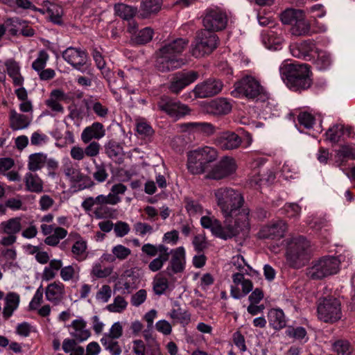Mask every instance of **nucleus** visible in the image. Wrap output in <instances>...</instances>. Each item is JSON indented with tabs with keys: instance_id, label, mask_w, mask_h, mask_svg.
I'll use <instances>...</instances> for the list:
<instances>
[{
	"instance_id": "obj_13",
	"label": "nucleus",
	"mask_w": 355,
	"mask_h": 355,
	"mask_svg": "<svg viewBox=\"0 0 355 355\" xmlns=\"http://www.w3.org/2000/svg\"><path fill=\"white\" fill-rule=\"evenodd\" d=\"M227 24V16L225 11L219 8L207 10L203 18V26L209 32L222 31Z\"/></svg>"
},
{
	"instance_id": "obj_64",
	"label": "nucleus",
	"mask_w": 355,
	"mask_h": 355,
	"mask_svg": "<svg viewBox=\"0 0 355 355\" xmlns=\"http://www.w3.org/2000/svg\"><path fill=\"white\" fill-rule=\"evenodd\" d=\"M112 253L116 259L123 261L130 255L131 250L121 244H118L112 248Z\"/></svg>"
},
{
	"instance_id": "obj_19",
	"label": "nucleus",
	"mask_w": 355,
	"mask_h": 355,
	"mask_svg": "<svg viewBox=\"0 0 355 355\" xmlns=\"http://www.w3.org/2000/svg\"><path fill=\"white\" fill-rule=\"evenodd\" d=\"M231 103L225 98H216L202 103V109L207 114L214 116H223L232 110Z\"/></svg>"
},
{
	"instance_id": "obj_22",
	"label": "nucleus",
	"mask_w": 355,
	"mask_h": 355,
	"mask_svg": "<svg viewBox=\"0 0 355 355\" xmlns=\"http://www.w3.org/2000/svg\"><path fill=\"white\" fill-rule=\"evenodd\" d=\"M68 331L71 338L78 343L85 342L91 336L90 331L87 327V322L81 317H78L71 322L68 326Z\"/></svg>"
},
{
	"instance_id": "obj_31",
	"label": "nucleus",
	"mask_w": 355,
	"mask_h": 355,
	"mask_svg": "<svg viewBox=\"0 0 355 355\" xmlns=\"http://www.w3.org/2000/svg\"><path fill=\"white\" fill-rule=\"evenodd\" d=\"M105 135L103 125L99 122H94L86 127L81 133V140L84 144L89 143L92 139H100Z\"/></svg>"
},
{
	"instance_id": "obj_44",
	"label": "nucleus",
	"mask_w": 355,
	"mask_h": 355,
	"mask_svg": "<svg viewBox=\"0 0 355 355\" xmlns=\"http://www.w3.org/2000/svg\"><path fill=\"white\" fill-rule=\"evenodd\" d=\"M349 159H355V146L345 145L336 151L335 162L338 165L343 164Z\"/></svg>"
},
{
	"instance_id": "obj_12",
	"label": "nucleus",
	"mask_w": 355,
	"mask_h": 355,
	"mask_svg": "<svg viewBox=\"0 0 355 355\" xmlns=\"http://www.w3.org/2000/svg\"><path fill=\"white\" fill-rule=\"evenodd\" d=\"M223 87V83L220 80L209 78L196 85L194 89L188 94H184L182 98L185 100L191 97V94L196 98H207L219 94Z\"/></svg>"
},
{
	"instance_id": "obj_38",
	"label": "nucleus",
	"mask_w": 355,
	"mask_h": 355,
	"mask_svg": "<svg viewBox=\"0 0 355 355\" xmlns=\"http://www.w3.org/2000/svg\"><path fill=\"white\" fill-rule=\"evenodd\" d=\"M8 76L12 78L15 86H21L24 84V78L20 73L19 64L13 60H8L5 62Z\"/></svg>"
},
{
	"instance_id": "obj_40",
	"label": "nucleus",
	"mask_w": 355,
	"mask_h": 355,
	"mask_svg": "<svg viewBox=\"0 0 355 355\" xmlns=\"http://www.w3.org/2000/svg\"><path fill=\"white\" fill-rule=\"evenodd\" d=\"M268 322L275 329H281L286 326V321L283 311L280 309H272L268 314Z\"/></svg>"
},
{
	"instance_id": "obj_30",
	"label": "nucleus",
	"mask_w": 355,
	"mask_h": 355,
	"mask_svg": "<svg viewBox=\"0 0 355 355\" xmlns=\"http://www.w3.org/2000/svg\"><path fill=\"white\" fill-rule=\"evenodd\" d=\"M128 32L132 35V40L137 44H143L151 41L154 31L149 27L137 31V25L134 21L129 22Z\"/></svg>"
},
{
	"instance_id": "obj_34",
	"label": "nucleus",
	"mask_w": 355,
	"mask_h": 355,
	"mask_svg": "<svg viewBox=\"0 0 355 355\" xmlns=\"http://www.w3.org/2000/svg\"><path fill=\"white\" fill-rule=\"evenodd\" d=\"M67 98V95L61 89H53L50 93L49 98L46 101V105L52 111L62 113L64 108L61 102L66 101Z\"/></svg>"
},
{
	"instance_id": "obj_16",
	"label": "nucleus",
	"mask_w": 355,
	"mask_h": 355,
	"mask_svg": "<svg viewBox=\"0 0 355 355\" xmlns=\"http://www.w3.org/2000/svg\"><path fill=\"white\" fill-rule=\"evenodd\" d=\"M288 230L286 223L282 220L271 221L262 226L257 236L259 239H279L284 236Z\"/></svg>"
},
{
	"instance_id": "obj_18",
	"label": "nucleus",
	"mask_w": 355,
	"mask_h": 355,
	"mask_svg": "<svg viewBox=\"0 0 355 355\" xmlns=\"http://www.w3.org/2000/svg\"><path fill=\"white\" fill-rule=\"evenodd\" d=\"M232 282L233 285L231 286L230 293L234 299H240L252 291L253 284L251 280L245 279L243 273H234Z\"/></svg>"
},
{
	"instance_id": "obj_23",
	"label": "nucleus",
	"mask_w": 355,
	"mask_h": 355,
	"mask_svg": "<svg viewBox=\"0 0 355 355\" xmlns=\"http://www.w3.org/2000/svg\"><path fill=\"white\" fill-rule=\"evenodd\" d=\"M261 41L266 49L271 51H278L282 48L284 39L282 30L274 28L262 33Z\"/></svg>"
},
{
	"instance_id": "obj_48",
	"label": "nucleus",
	"mask_w": 355,
	"mask_h": 355,
	"mask_svg": "<svg viewBox=\"0 0 355 355\" xmlns=\"http://www.w3.org/2000/svg\"><path fill=\"white\" fill-rule=\"evenodd\" d=\"M184 207L189 216H195L197 215H202L206 210H205L201 203L196 200L186 198L184 199Z\"/></svg>"
},
{
	"instance_id": "obj_17",
	"label": "nucleus",
	"mask_w": 355,
	"mask_h": 355,
	"mask_svg": "<svg viewBox=\"0 0 355 355\" xmlns=\"http://www.w3.org/2000/svg\"><path fill=\"white\" fill-rule=\"evenodd\" d=\"M64 60L76 69L83 72L87 69V56L80 49L69 47L62 53Z\"/></svg>"
},
{
	"instance_id": "obj_10",
	"label": "nucleus",
	"mask_w": 355,
	"mask_h": 355,
	"mask_svg": "<svg viewBox=\"0 0 355 355\" xmlns=\"http://www.w3.org/2000/svg\"><path fill=\"white\" fill-rule=\"evenodd\" d=\"M237 169L236 160L231 157H223L218 163L207 171L205 178L220 180L233 175Z\"/></svg>"
},
{
	"instance_id": "obj_7",
	"label": "nucleus",
	"mask_w": 355,
	"mask_h": 355,
	"mask_svg": "<svg viewBox=\"0 0 355 355\" xmlns=\"http://www.w3.org/2000/svg\"><path fill=\"white\" fill-rule=\"evenodd\" d=\"M340 260L333 256H325L312 262L307 268V276L313 279H321L336 274L339 270Z\"/></svg>"
},
{
	"instance_id": "obj_54",
	"label": "nucleus",
	"mask_w": 355,
	"mask_h": 355,
	"mask_svg": "<svg viewBox=\"0 0 355 355\" xmlns=\"http://www.w3.org/2000/svg\"><path fill=\"white\" fill-rule=\"evenodd\" d=\"M101 343L105 349L108 351L111 355H120L122 352V349L119 345V342L116 340H113L107 337H102Z\"/></svg>"
},
{
	"instance_id": "obj_41",
	"label": "nucleus",
	"mask_w": 355,
	"mask_h": 355,
	"mask_svg": "<svg viewBox=\"0 0 355 355\" xmlns=\"http://www.w3.org/2000/svg\"><path fill=\"white\" fill-rule=\"evenodd\" d=\"M20 302L19 295L16 293H9L5 297V306L3 314L6 318L10 317L18 308Z\"/></svg>"
},
{
	"instance_id": "obj_4",
	"label": "nucleus",
	"mask_w": 355,
	"mask_h": 355,
	"mask_svg": "<svg viewBox=\"0 0 355 355\" xmlns=\"http://www.w3.org/2000/svg\"><path fill=\"white\" fill-rule=\"evenodd\" d=\"M188 42L178 38L166 42L157 52L155 66L162 72H167L180 67L184 64L182 59L178 58Z\"/></svg>"
},
{
	"instance_id": "obj_46",
	"label": "nucleus",
	"mask_w": 355,
	"mask_h": 355,
	"mask_svg": "<svg viewBox=\"0 0 355 355\" xmlns=\"http://www.w3.org/2000/svg\"><path fill=\"white\" fill-rule=\"evenodd\" d=\"M63 172L66 178L73 183L80 182L86 178L78 168H75L69 161L64 164Z\"/></svg>"
},
{
	"instance_id": "obj_36",
	"label": "nucleus",
	"mask_w": 355,
	"mask_h": 355,
	"mask_svg": "<svg viewBox=\"0 0 355 355\" xmlns=\"http://www.w3.org/2000/svg\"><path fill=\"white\" fill-rule=\"evenodd\" d=\"M184 126L187 130L205 137L214 135L216 130L215 125L209 122H191L184 124Z\"/></svg>"
},
{
	"instance_id": "obj_29",
	"label": "nucleus",
	"mask_w": 355,
	"mask_h": 355,
	"mask_svg": "<svg viewBox=\"0 0 355 355\" xmlns=\"http://www.w3.org/2000/svg\"><path fill=\"white\" fill-rule=\"evenodd\" d=\"M45 297L49 302L58 305L65 297V286L59 281L49 284L45 288Z\"/></svg>"
},
{
	"instance_id": "obj_52",
	"label": "nucleus",
	"mask_w": 355,
	"mask_h": 355,
	"mask_svg": "<svg viewBox=\"0 0 355 355\" xmlns=\"http://www.w3.org/2000/svg\"><path fill=\"white\" fill-rule=\"evenodd\" d=\"M303 12L302 10L286 9L281 14L280 19L284 24H295L298 18L303 15Z\"/></svg>"
},
{
	"instance_id": "obj_45",
	"label": "nucleus",
	"mask_w": 355,
	"mask_h": 355,
	"mask_svg": "<svg viewBox=\"0 0 355 355\" xmlns=\"http://www.w3.org/2000/svg\"><path fill=\"white\" fill-rule=\"evenodd\" d=\"M291 33L295 36H306L311 34V26L304 17V13L295 21L291 28Z\"/></svg>"
},
{
	"instance_id": "obj_9",
	"label": "nucleus",
	"mask_w": 355,
	"mask_h": 355,
	"mask_svg": "<svg viewBox=\"0 0 355 355\" xmlns=\"http://www.w3.org/2000/svg\"><path fill=\"white\" fill-rule=\"evenodd\" d=\"M262 91V87L254 77L245 76L235 83L234 89L231 94L236 98L245 96L248 98H255L263 94Z\"/></svg>"
},
{
	"instance_id": "obj_50",
	"label": "nucleus",
	"mask_w": 355,
	"mask_h": 355,
	"mask_svg": "<svg viewBox=\"0 0 355 355\" xmlns=\"http://www.w3.org/2000/svg\"><path fill=\"white\" fill-rule=\"evenodd\" d=\"M46 156L43 153L32 154L28 157V168L31 171L41 169L45 164Z\"/></svg>"
},
{
	"instance_id": "obj_53",
	"label": "nucleus",
	"mask_w": 355,
	"mask_h": 355,
	"mask_svg": "<svg viewBox=\"0 0 355 355\" xmlns=\"http://www.w3.org/2000/svg\"><path fill=\"white\" fill-rule=\"evenodd\" d=\"M298 125L296 124V128L300 130L299 125L304 127L306 129L312 128L315 123V116L310 112H302L297 116Z\"/></svg>"
},
{
	"instance_id": "obj_1",
	"label": "nucleus",
	"mask_w": 355,
	"mask_h": 355,
	"mask_svg": "<svg viewBox=\"0 0 355 355\" xmlns=\"http://www.w3.org/2000/svg\"><path fill=\"white\" fill-rule=\"evenodd\" d=\"M207 215L200 218V225L204 229L209 230L212 236L227 241L234 237L245 236L250 230L245 213H243L235 221L227 217H223L222 223L216 218L209 210L206 209Z\"/></svg>"
},
{
	"instance_id": "obj_59",
	"label": "nucleus",
	"mask_w": 355,
	"mask_h": 355,
	"mask_svg": "<svg viewBox=\"0 0 355 355\" xmlns=\"http://www.w3.org/2000/svg\"><path fill=\"white\" fill-rule=\"evenodd\" d=\"M168 316L183 325L187 324L190 321L189 314L183 311L181 309H173L168 313Z\"/></svg>"
},
{
	"instance_id": "obj_24",
	"label": "nucleus",
	"mask_w": 355,
	"mask_h": 355,
	"mask_svg": "<svg viewBox=\"0 0 355 355\" xmlns=\"http://www.w3.org/2000/svg\"><path fill=\"white\" fill-rule=\"evenodd\" d=\"M72 240L71 246V257L78 262L86 260L88 257L87 241L80 234L71 236Z\"/></svg>"
},
{
	"instance_id": "obj_47",
	"label": "nucleus",
	"mask_w": 355,
	"mask_h": 355,
	"mask_svg": "<svg viewBox=\"0 0 355 355\" xmlns=\"http://www.w3.org/2000/svg\"><path fill=\"white\" fill-rule=\"evenodd\" d=\"M21 228V219L19 218H10L0 223V232L15 235Z\"/></svg>"
},
{
	"instance_id": "obj_43",
	"label": "nucleus",
	"mask_w": 355,
	"mask_h": 355,
	"mask_svg": "<svg viewBox=\"0 0 355 355\" xmlns=\"http://www.w3.org/2000/svg\"><path fill=\"white\" fill-rule=\"evenodd\" d=\"M3 259V269L18 268L17 262V251L14 248L1 249Z\"/></svg>"
},
{
	"instance_id": "obj_3",
	"label": "nucleus",
	"mask_w": 355,
	"mask_h": 355,
	"mask_svg": "<svg viewBox=\"0 0 355 355\" xmlns=\"http://www.w3.org/2000/svg\"><path fill=\"white\" fill-rule=\"evenodd\" d=\"M282 80L291 90L300 91L308 89L311 84L309 64L285 60L279 68Z\"/></svg>"
},
{
	"instance_id": "obj_57",
	"label": "nucleus",
	"mask_w": 355,
	"mask_h": 355,
	"mask_svg": "<svg viewBox=\"0 0 355 355\" xmlns=\"http://www.w3.org/2000/svg\"><path fill=\"white\" fill-rule=\"evenodd\" d=\"M306 223L311 229L316 231L321 230L322 228H327L329 226L325 219L313 215L309 216Z\"/></svg>"
},
{
	"instance_id": "obj_49",
	"label": "nucleus",
	"mask_w": 355,
	"mask_h": 355,
	"mask_svg": "<svg viewBox=\"0 0 355 355\" xmlns=\"http://www.w3.org/2000/svg\"><path fill=\"white\" fill-rule=\"evenodd\" d=\"M230 266L232 270H239L241 273H249V271L252 270L251 267L248 265L244 258L241 255L234 256L230 262Z\"/></svg>"
},
{
	"instance_id": "obj_15",
	"label": "nucleus",
	"mask_w": 355,
	"mask_h": 355,
	"mask_svg": "<svg viewBox=\"0 0 355 355\" xmlns=\"http://www.w3.org/2000/svg\"><path fill=\"white\" fill-rule=\"evenodd\" d=\"M291 55L298 59L311 61L318 50L313 40L308 39L299 42L291 43L289 46Z\"/></svg>"
},
{
	"instance_id": "obj_26",
	"label": "nucleus",
	"mask_w": 355,
	"mask_h": 355,
	"mask_svg": "<svg viewBox=\"0 0 355 355\" xmlns=\"http://www.w3.org/2000/svg\"><path fill=\"white\" fill-rule=\"evenodd\" d=\"M139 278L132 269L126 270L118 279L116 287L123 293H130L138 286Z\"/></svg>"
},
{
	"instance_id": "obj_63",
	"label": "nucleus",
	"mask_w": 355,
	"mask_h": 355,
	"mask_svg": "<svg viewBox=\"0 0 355 355\" xmlns=\"http://www.w3.org/2000/svg\"><path fill=\"white\" fill-rule=\"evenodd\" d=\"M128 306L127 301L121 296H116L112 304L107 306V309L113 313H121L124 311Z\"/></svg>"
},
{
	"instance_id": "obj_21",
	"label": "nucleus",
	"mask_w": 355,
	"mask_h": 355,
	"mask_svg": "<svg viewBox=\"0 0 355 355\" xmlns=\"http://www.w3.org/2000/svg\"><path fill=\"white\" fill-rule=\"evenodd\" d=\"M199 77V73L194 71L176 73L169 85V89L174 94H178L184 87L195 82Z\"/></svg>"
},
{
	"instance_id": "obj_62",
	"label": "nucleus",
	"mask_w": 355,
	"mask_h": 355,
	"mask_svg": "<svg viewBox=\"0 0 355 355\" xmlns=\"http://www.w3.org/2000/svg\"><path fill=\"white\" fill-rule=\"evenodd\" d=\"M296 166L290 161L284 162L281 171L277 173L279 176H282L285 180H289L294 178V175L297 174Z\"/></svg>"
},
{
	"instance_id": "obj_27",
	"label": "nucleus",
	"mask_w": 355,
	"mask_h": 355,
	"mask_svg": "<svg viewBox=\"0 0 355 355\" xmlns=\"http://www.w3.org/2000/svg\"><path fill=\"white\" fill-rule=\"evenodd\" d=\"M256 107L259 110V115L260 118L264 119L276 115L275 112L277 111L275 100L263 93L257 98Z\"/></svg>"
},
{
	"instance_id": "obj_51",
	"label": "nucleus",
	"mask_w": 355,
	"mask_h": 355,
	"mask_svg": "<svg viewBox=\"0 0 355 355\" xmlns=\"http://www.w3.org/2000/svg\"><path fill=\"white\" fill-rule=\"evenodd\" d=\"M114 11L115 14L121 18L129 20L135 16L137 9L123 3H119L115 5Z\"/></svg>"
},
{
	"instance_id": "obj_42",
	"label": "nucleus",
	"mask_w": 355,
	"mask_h": 355,
	"mask_svg": "<svg viewBox=\"0 0 355 355\" xmlns=\"http://www.w3.org/2000/svg\"><path fill=\"white\" fill-rule=\"evenodd\" d=\"M26 189L28 191L40 193L43 190V182L36 174L27 173L24 178Z\"/></svg>"
},
{
	"instance_id": "obj_20",
	"label": "nucleus",
	"mask_w": 355,
	"mask_h": 355,
	"mask_svg": "<svg viewBox=\"0 0 355 355\" xmlns=\"http://www.w3.org/2000/svg\"><path fill=\"white\" fill-rule=\"evenodd\" d=\"M158 107L160 110L166 112L172 117L179 119L189 112V107L179 102L172 101L169 97L162 96L159 103Z\"/></svg>"
},
{
	"instance_id": "obj_14",
	"label": "nucleus",
	"mask_w": 355,
	"mask_h": 355,
	"mask_svg": "<svg viewBox=\"0 0 355 355\" xmlns=\"http://www.w3.org/2000/svg\"><path fill=\"white\" fill-rule=\"evenodd\" d=\"M98 198V196L85 198L81 204L82 207L86 211H89L94 208V215L98 219L112 217L114 209L107 206V205H110L108 200L101 202Z\"/></svg>"
},
{
	"instance_id": "obj_37",
	"label": "nucleus",
	"mask_w": 355,
	"mask_h": 355,
	"mask_svg": "<svg viewBox=\"0 0 355 355\" xmlns=\"http://www.w3.org/2000/svg\"><path fill=\"white\" fill-rule=\"evenodd\" d=\"M315 67L320 71H325L328 69L332 64L333 60L331 54L324 50H319L314 55L312 60Z\"/></svg>"
},
{
	"instance_id": "obj_11",
	"label": "nucleus",
	"mask_w": 355,
	"mask_h": 355,
	"mask_svg": "<svg viewBox=\"0 0 355 355\" xmlns=\"http://www.w3.org/2000/svg\"><path fill=\"white\" fill-rule=\"evenodd\" d=\"M318 314L319 319L325 322L338 321L342 317L340 302L336 298H324L318 304Z\"/></svg>"
},
{
	"instance_id": "obj_39",
	"label": "nucleus",
	"mask_w": 355,
	"mask_h": 355,
	"mask_svg": "<svg viewBox=\"0 0 355 355\" xmlns=\"http://www.w3.org/2000/svg\"><path fill=\"white\" fill-rule=\"evenodd\" d=\"M80 268L76 263L62 266L60 276L62 281L76 282L80 278Z\"/></svg>"
},
{
	"instance_id": "obj_25",
	"label": "nucleus",
	"mask_w": 355,
	"mask_h": 355,
	"mask_svg": "<svg viewBox=\"0 0 355 355\" xmlns=\"http://www.w3.org/2000/svg\"><path fill=\"white\" fill-rule=\"evenodd\" d=\"M172 254V258L165 270V272L172 276L174 274L182 272L184 268L185 264V250L183 247L177 248L169 252Z\"/></svg>"
},
{
	"instance_id": "obj_33",
	"label": "nucleus",
	"mask_w": 355,
	"mask_h": 355,
	"mask_svg": "<svg viewBox=\"0 0 355 355\" xmlns=\"http://www.w3.org/2000/svg\"><path fill=\"white\" fill-rule=\"evenodd\" d=\"M33 120V115L30 114H20L16 110L10 112V128L13 130H19L27 128Z\"/></svg>"
},
{
	"instance_id": "obj_6",
	"label": "nucleus",
	"mask_w": 355,
	"mask_h": 355,
	"mask_svg": "<svg viewBox=\"0 0 355 355\" xmlns=\"http://www.w3.org/2000/svg\"><path fill=\"white\" fill-rule=\"evenodd\" d=\"M218 154L216 148L203 146L191 150L187 154V168L192 174L207 173V164L214 162Z\"/></svg>"
},
{
	"instance_id": "obj_60",
	"label": "nucleus",
	"mask_w": 355,
	"mask_h": 355,
	"mask_svg": "<svg viewBox=\"0 0 355 355\" xmlns=\"http://www.w3.org/2000/svg\"><path fill=\"white\" fill-rule=\"evenodd\" d=\"M169 250L159 254L157 258L153 259L148 264V268L152 272L159 270L164 264L168 261L169 257Z\"/></svg>"
},
{
	"instance_id": "obj_28",
	"label": "nucleus",
	"mask_w": 355,
	"mask_h": 355,
	"mask_svg": "<svg viewBox=\"0 0 355 355\" xmlns=\"http://www.w3.org/2000/svg\"><path fill=\"white\" fill-rule=\"evenodd\" d=\"M327 139L333 143L338 142L345 138H355V133L350 127L343 124H335L330 127L326 132Z\"/></svg>"
},
{
	"instance_id": "obj_2",
	"label": "nucleus",
	"mask_w": 355,
	"mask_h": 355,
	"mask_svg": "<svg viewBox=\"0 0 355 355\" xmlns=\"http://www.w3.org/2000/svg\"><path fill=\"white\" fill-rule=\"evenodd\" d=\"M214 201L223 217L235 221L243 213L246 214L248 230H250V211L244 206L243 193L230 187H221L213 191Z\"/></svg>"
},
{
	"instance_id": "obj_35",
	"label": "nucleus",
	"mask_w": 355,
	"mask_h": 355,
	"mask_svg": "<svg viewBox=\"0 0 355 355\" xmlns=\"http://www.w3.org/2000/svg\"><path fill=\"white\" fill-rule=\"evenodd\" d=\"M127 190V187L121 183L114 184L107 195H98V200L103 201L108 200L110 205H115L121 201V195L125 193Z\"/></svg>"
},
{
	"instance_id": "obj_56",
	"label": "nucleus",
	"mask_w": 355,
	"mask_h": 355,
	"mask_svg": "<svg viewBox=\"0 0 355 355\" xmlns=\"http://www.w3.org/2000/svg\"><path fill=\"white\" fill-rule=\"evenodd\" d=\"M168 288V279L160 274L155 276L153 280V290L155 294L162 295Z\"/></svg>"
},
{
	"instance_id": "obj_5",
	"label": "nucleus",
	"mask_w": 355,
	"mask_h": 355,
	"mask_svg": "<svg viewBox=\"0 0 355 355\" xmlns=\"http://www.w3.org/2000/svg\"><path fill=\"white\" fill-rule=\"evenodd\" d=\"M286 259L290 266L302 267L310 259L311 243L304 236H293L285 240Z\"/></svg>"
},
{
	"instance_id": "obj_8",
	"label": "nucleus",
	"mask_w": 355,
	"mask_h": 355,
	"mask_svg": "<svg viewBox=\"0 0 355 355\" xmlns=\"http://www.w3.org/2000/svg\"><path fill=\"white\" fill-rule=\"evenodd\" d=\"M219 42L218 36L207 30H201L197 33L191 46V53L196 58H201L210 54L215 50Z\"/></svg>"
},
{
	"instance_id": "obj_61",
	"label": "nucleus",
	"mask_w": 355,
	"mask_h": 355,
	"mask_svg": "<svg viewBox=\"0 0 355 355\" xmlns=\"http://www.w3.org/2000/svg\"><path fill=\"white\" fill-rule=\"evenodd\" d=\"M112 270V267H103L100 262L96 261L92 266V274L97 278H105L110 276Z\"/></svg>"
},
{
	"instance_id": "obj_58",
	"label": "nucleus",
	"mask_w": 355,
	"mask_h": 355,
	"mask_svg": "<svg viewBox=\"0 0 355 355\" xmlns=\"http://www.w3.org/2000/svg\"><path fill=\"white\" fill-rule=\"evenodd\" d=\"M5 26L8 33L15 35L20 31L21 28H24V21L18 17L10 18L6 21Z\"/></svg>"
},
{
	"instance_id": "obj_55",
	"label": "nucleus",
	"mask_w": 355,
	"mask_h": 355,
	"mask_svg": "<svg viewBox=\"0 0 355 355\" xmlns=\"http://www.w3.org/2000/svg\"><path fill=\"white\" fill-rule=\"evenodd\" d=\"M168 250V248L163 244L153 245L150 243H146L141 248V251L150 257H155L158 253L161 254L164 252H166Z\"/></svg>"
},
{
	"instance_id": "obj_32",
	"label": "nucleus",
	"mask_w": 355,
	"mask_h": 355,
	"mask_svg": "<svg viewBox=\"0 0 355 355\" xmlns=\"http://www.w3.org/2000/svg\"><path fill=\"white\" fill-rule=\"evenodd\" d=\"M216 143L223 149L232 150L241 145V139L233 132H225L218 136Z\"/></svg>"
}]
</instances>
